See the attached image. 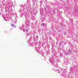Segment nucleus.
<instances>
[{
  "instance_id": "obj_1",
  "label": "nucleus",
  "mask_w": 78,
  "mask_h": 78,
  "mask_svg": "<svg viewBox=\"0 0 78 78\" xmlns=\"http://www.w3.org/2000/svg\"><path fill=\"white\" fill-rule=\"evenodd\" d=\"M11 25H12V26L13 27H14V25H13V24H12Z\"/></svg>"
},
{
  "instance_id": "obj_2",
  "label": "nucleus",
  "mask_w": 78,
  "mask_h": 78,
  "mask_svg": "<svg viewBox=\"0 0 78 78\" xmlns=\"http://www.w3.org/2000/svg\"><path fill=\"white\" fill-rule=\"evenodd\" d=\"M43 25H45V24L44 23H43Z\"/></svg>"
},
{
  "instance_id": "obj_3",
  "label": "nucleus",
  "mask_w": 78,
  "mask_h": 78,
  "mask_svg": "<svg viewBox=\"0 0 78 78\" xmlns=\"http://www.w3.org/2000/svg\"><path fill=\"white\" fill-rule=\"evenodd\" d=\"M36 37H37H37H38V36H36Z\"/></svg>"
},
{
  "instance_id": "obj_4",
  "label": "nucleus",
  "mask_w": 78,
  "mask_h": 78,
  "mask_svg": "<svg viewBox=\"0 0 78 78\" xmlns=\"http://www.w3.org/2000/svg\"><path fill=\"white\" fill-rule=\"evenodd\" d=\"M27 32H28V30H27Z\"/></svg>"
}]
</instances>
